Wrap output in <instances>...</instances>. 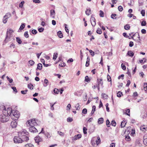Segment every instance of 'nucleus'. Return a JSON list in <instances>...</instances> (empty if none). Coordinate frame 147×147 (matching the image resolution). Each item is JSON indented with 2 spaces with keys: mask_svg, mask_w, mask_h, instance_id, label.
<instances>
[{
  "mask_svg": "<svg viewBox=\"0 0 147 147\" xmlns=\"http://www.w3.org/2000/svg\"><path fill=\"white\" fill-rule=\"evenodd\" d=\"M2 108L3 109L2 111L3 114L0 116V121L4 123L7 122L9 120V114L12 112V109L11 108H8L6 109L4 106H3Z\"/></svg>",
  "mask_w": 147,
  "mask_h": 147,
  "instance_id": "nucleus-1",
  "label": "nucleus"
},
{
  "mask_svg": "<svg viewBox=\"0 0 147 147\" xmlns=\"http://www.w3.org/2000/svg\"><path fill=\"white\" fill-rule=\"evenodd\" d=\"M28 134V133L25 129H23L21 131L18 132L19 137H21L23 140L26 142L29 140L28 137L26 136Z\"/></svg>",
  "mask_w": 147,
  "mask_h": 147,
  "instance_id": "nucleus-2",
  "label": "nucleus"
},
{
  "mask_svg": "<svg viewBox=\"0 0 147 147\" xmlns=\"http://www.w3.org/2000/svg\"><path fill=\"white\" fill-rule=\"evenodd\" d=\"M10 116L11 118L14 120H16L18 119L20 116L19 112L17 111L12 110V112L10 113Z\"/></svg>",
  "mask_w": 147,
  "mask_h": 147,
  "instance_id": "nucleus-3",
  "label": "nucleus"
},
{
  "mask_svg": "<svg viewBox=\"0 0 147 147\" xmlns=\"http://www.w3.org/2000/svg\"><path fill=\"white\" fill-rule=\"evenodd\" d=\"M36 123L35 119L29 120L26 123L28 127L32 126H34L36 125Z\"/></svg>",
  "mask_w": 147,
  "mask_h": 147,
  "instance_id": "nucleus-4",
  "label": "nucleus"
},
{
  "mask_svg": "<svg viewBox=\"0 0 147 147\" xmlns=\"http://www.w3.org/2000/svg\"><path fill=\"white\" fill-rule=\"evenodd\" d=\"M132 38L135 41H140V37L138 33H135L132 36L129 38V39Z\"/></svg>",
  "mask_w": 147,
  "mask_h": 147,
  "instance_id": "nucleus-5",
  "label": "nucleus"
},
{
  "mask_svg": "<svg viewBox=\"0 0 147 147\" xmlns=\"http://www.w3.org/2000/svg\"><path fill=\"white\" fill-rule=\"evenodd\" d=\"M16 136L14 138L13 141L15 143H20L24 141L22 138Z\"/></svg>",
  "mask_w": 147,
  "mask_h": 147,
  "instance_id": "nucleus-6",
  "label": "nucleus"
},
{
  "mask_svg": "<svg viewBox=\"0 0 147 147\" xmlns=\"http://www.w3.org/2000/svg\"><path fill=\"white\" fill-rule=\"evenodd\" d=\"M29 130L30 132L33 133H36L38 132L37 129L34 126H30Z\"/></svg>",
  "mask_w": 147,
  "mask_h": 147,
  "instance_id": "nucleus-7",
  "label": "nucleus"
},
{
  "mask_svg": "<svg viewBox=\"0 0 147 147\" xmlns=\"http://www.w3.org/2000/svg\"><path fill=\"white\" fill-rule=\"evenodd\" d=\"M90 21L92 26H94L96 25L95 20L92 15L91 16Z\"/></svg>",
  "mask_w": 147,
  "mask_h": 147,
  "instance_id": "nucleus-8",
  "label": "nucleus"
},
{
  "mask_svg": "<svg viewBox=\"0 0 147 147\" xmlns=\"http://www.w3.org/2000/svg\"><path fill=\"white\" fill-rule=\"evenodd\" d=\"M34 140L35 141V142L38 144L40 142H41L42 141V139L38 136L35 138Z\"/></svg>",
  "mask_w": 147,
  "mask_h": 147,
  "instance_id": "nucleus-9",
  "label": "nucleus"
},
{
  "mask_svg": "<svg viewBox=\"0 0 147 147\" xmlns=\"http://www.w3.org/2000/svg\"><path fill=\"white\" fill-rule=\"evenodd\" d=\"M12 39H13V34H10L8 36V34H7L5 40H7V41H10Z\"/></svg>",
  "mask_w": 147,
  "mask_h": 147,
  "instance_id": "nucleus-10",
  "label": "nucleus"
},
{
  "mask_svg": "<svg viewBox=\"0 0 147 147\" xmlns=\"http://www.w3.org/2000/svg\"><path fill=\"white\" fill-rule=\"evenodd\" d=\"M81 137L82 135L81 134H78L74 136L73 140H76L81 138Z\"/></svg>",
  "mask_w": 147,
  "mask_h": 147,
  "instance_id": "nucleus-11",
  "label": "nucleus"
},
{
  "mask_svg": "<svg viewBox=\"0 0 147 147\" xmlns=\"http://www.w3.org/2000/svg\"><path fill=\"white\" fill-rule=\"evenodd\" d=\"M17 123L16 121H13L11 122V125L12 128H15L16 127Z\"/></svg>",
  "mask_w": 147,
  "mask_h": 147,
  "instance_id": "nucleus-12",
  "label": "nucleus"
},
{
  "mask_svg": "<svg viewBox=\"0 0 147 147\" xmlns=\"http://www.w3.org/2000/svg\"><path fill=\"white\" fill-rule=\"evenodd\" d=\"M50 13L52 17L53 18H55V11L54 10H51L50 11Z\"/></svg>",
  "mask_w": 147,
  "mask_h": 147,
  "instance_id": "nucleus-13",
  "label": "nucleus"
},
{
  "mask_svg": "<svg viewBox=\"0 0 147 147\" xmlns=\"http://www.w3.org/2000/svg\"><path fill=\"white\" fill-rule=\"evenodd\" d=\"M134 53L131 51H129L127 55L130 57H133L134 55Z\"/></svg>",
  "mask_w": 147,
  "mask_h": 147,
  "instance_id": "nucleus-14",
  "label": "nucleus"
},
{
  "mask_svg": "<svg viewBox=\"0 0 147 147\" xmlns=\"http://www.w3.org/2000/svg\"><path fill=\"white\" fill-rule=\"evenodd\" d=\"M104 121V119L103 118H99L98 120V124H100L102 123Z\"/></svg>",
  "mask_w": 147,
  "mask_h": 147,
  "instance_id": "nucleus-15",
  "label": "nucleus"
},
{
  "mask_svg": "<svg viewBox=\"0 0 147 147\" xmlns=\"http://www.w3.org/2000/svg\"><path fill=\"white\" fill-rule=\"evenodd\" d=\"M97 81L98 82V85L102 86L103 82H102V80L101 79H98Z\"/></svg>",
  "mask_w": 147,
  "mask_h": 147,
  "instance_id": "nucleus-16",
  "label": "nucleus"
},
{
  "mask_svg": "<svg viewBox=\"0 0 147 147\" xmlns=\"http://www.w3.org/2000/svg\"><path fill=\"white\" fill-rule=\"evenodd\" d=\"M49 82L48 80L47 79H45L44 80V83L43 84L44 86L46 87L48 85Z\"/></svg>",
  "mask_w": 147,
  "mask_h": 147,
  "instance_id": "nucleus-17",
  "label": "nucleus"
},
{
  "mask_svg": "<svg viewBox=\"0 0 147 147\" xmlns=\"http://www.w3.org/2000/svg\"><path fill=\"white\" fill-rule=\"evenodd\" d=\"M42 68V64L40 63H39L37 64V67L36 70L38 69L39 70H41Z\"/></svg>",
  "mask_w": 147,
  "mask_h": 147,
  "instance_id": "nucleus-18",
  "label": "nucleus"
},
{
  "mask_svg": "<svg viewBox=\"0 0 147 147\" xmlns=\"http://www.w3.org/2000/svg\"><path fill=\"white\" fill-rule=\"evenodd\" d=\"M126 124V122L125 121H123L121 123V128L124 127Z\"/></svg>",
  "mask_w": 147,
  "mask_h": 147,
  "instance_id": "nucleus-19",
  "label": "nucleus"
},
{
  "mask_svg": "<svg viewBox=\"0 0 147 147\" xmlns=\"http://www.w3.org/2000/svg\"><path fill=\"white\" fill-rule=\"evenodd\" d=\"M145 136L143 137V142L144 144L146 146H147V138H145Z\"/></svg>",
  "mask_w": 147,
  "mask_h": 147,
  "instance_id": "nucleus-20",
  "label": "nucleus"
},
{
  "mask_svg": "<svg viewBox=\"0 0 147 147\" xmlns=\"http://www.w3.org/2000/svg\"><path fill=\"white\" fill-rule=\"evenodd\" d=\"M57 34L58 36L60 38H61L63 37V34L61 31H58L57 33Z\"/></svg>",
  "mask_w": 147,
  "mask_h": 147,
  "instance_id": "nucleus-21",
  "label": "nucleus"
},
{
  "mask_svg": "<svg viewBox=\"0 0 147 147\" xmlns=\"http://www.w3.org/2000/svg\"><path fill=\"white\" fill-rule=\"evenodd\" d=\"M90 12L91 10L90 8H89L88 9H87L86 11V13L87 15L89 16L90 13Z\"/></svg>",
  "mask_w": 147,
  "mask_h": 147,
  "instance_id": "nucleus-22",
  "label": "nucleus"
},
{
  "mask_svg": "<svg viewBox=\"0 0 147 147\" xmlns=\"http://www.w3.org/2000/svg\"><path fill=\"white\" fill-rule=\"evenodd\" d=\"M13 31L11 29L8 30L7 34H8V36L10 34H13Z\"/></svg>",
  "mask_w": 147,
  "mask_h": 147,
  "instance_id": "nucleus-23",
  "label": "nucleus"
},
{
  "mask_svg": "<svg viewBox=\"0 0 147 147\" xmlns=\"http://www.w3.org/2000/svg\"><path fill=\"white\" fill-rule=\"evenodd\" d=\"M130 27L129 25L128 24H127L124 26V28L126 30H128L130 29Z\"/></svg>",
  "mask_w": 147,
  "mask_h": 147,
  "instance_id": "nucleus-24",
  "label": "nucleus"
},
{
  "mask_svg": "<svg viewBox=\"0 0 147 147\" xmlns=\"http://www.w3.org/2000/svg\"><path fill=\"white\" fill-rule=\"evenodd\" d=\"M96 107V106L94 105L92 106V110L91 111V115H92V114L94 113V111H95Z\"/></svg>",
  "mask_w": 147,
  "mask_h": 147,
  "instance_id": "nucleus-25",
  "label": "nucleus"
},
{
  "mask_svg": "<svg viewBox=\"0 0 147 147\" xmlns=\"http://www.w3.org/2000/svg\"><path fill=\"white\" fill-rule=\"evenodd\" d=\"M90 58L89 57H88L87 58V60L86 62V67L88 66L89 64Z\"/></svg>",
  "mask_w": 147,
  "mask_h": 147,
  "instance_id": "nucleus-26",
  "label": "nucleus"
},
{
  "mask_svg": "<svg viewBox=\"0 0 147 147\" xmlns=\"http://www.w3.org/2000/svg\"><path fill=\"white\" fill-rule=\"evenodd\" d=\"M80 105L79 103H77L75 106V107L76 109V110H79L80 109Z\"/></svg>",
  "mask_w": 147,
  "mask_h": 147,
  "instance_id": "nucleus-27",
  "label": "nucleus"
},
{
  "mask_svg": "<svg viewBox=\"0 0 147 147\" xmlns=\"http://www.w3.org/2000/svg\"><path fill=\"white\" fill-rule=\"evenodd\" d=\"M57 134L61 137H63L65 135V134L64 133L60 131H58Z\"/></svg>",
  "mask_w": 147,
  "mask_h": 147,
  "instance_id": "nucleus-28",
  "label": "nucleus"
},
{
  "mask_svg": "<svg viewBox=\"0 0 147 147\" xmlns=\"http://www.w3.org/2000/svg\"><path fill=\"white\" fill-rule=\"evenodd\" d=\"M57 53H54L53 54V59L55 60L57 57Z\"/></svg>",
  "mask_w": 147,
  "mask_h": 147,
  "instance_id": "nucleus-29",
  "label": "nucleus"
},
{
  "mask_svg": "<svg viewBox=\"0 0 147 147\" xmlns=\"http://www.w3.org/2000/svg\"><path fill=\"white\" fill-rule=\"evenodd\" d=\"M25 27V25L24 23H22L19 29L21 30H23Z\"/></svg>",
  "mask_w": 147,
  "mask_h": 147,
  "instance_id": "nucleus-30",
  "label": "nucleus"
},
{
  "mask_svg": "<svg viewBox=\"0 0 147 147\" xmlns=\"http://www.w3.org/2000/svg\"><path fill=\"white\" fill-rule=\"evenodd\" d=\"M16 40L17 42L19 44H21L22 43V41L21 39L19 37L16 38Z\"/></svg>",
  "mask_w": 147,
  "mask_h": 147,
  "instance_id": "nucleus-31",
  "label": "nucleus"
},
{
  "mask_svg": "<svg viewBox=\"0 0 147 147\" xmlns=\"http://www.w3.org/2000/svg\"><path fill=\"white\" fill-rule=\"evenodd\" d=\"M97 140H96V144L97 145H98V144H99L100 142V138L99 137H98L97 138Z\"/></svg>",
  "mask_w": 147,
  "mask_h": 147,
  "instance_id": "nucleus-32",
  "label": "nucleus"
},
{
  "mask_svg": "<svg viewBox=\"0 0 147 147\" xmlns=\"http://www.w3.org/2000/svg\"><path fill=\"white\" fill-rule=\"evenodd\" d=\"M102 97L105 99H107V95L105 94L102 93Z\"/></svg>",
  "mask_w": 147,
  "mask_h": 147,
  "instance_id": "nucleus-33",
  "label": "nucleus"
},
{
  "mask_svg": "<svg viewBox=\"0 0 147 147\" xmlns=\"http://www.w3.org/2000/svg\"><path fill=\"white\" fill-rule=\"evenodd\" d=\"M96 32L97 34H101L102 33V31L100 29L98 28L96 30Z\"/></svg>",
  "mask_w": 147,
  "mask_h": 147,
  "instance_id": "nucleus-34",
  "label": "nucleus"
},
{
  "mask_svg": "<svg viewBox=\"0 0 147 147\" xmlns=\"http://www.w3.org/2000/svg\"><path fill=\"white\" fill-rule=\"evenodd\" d=\"M106 125L107 127H109L111 124H110V122L109 119H107L106 120Z\"/></svg>",
  "mask_w": 147,
  "mask_h": 147,
  "instance_id": "nucleus-35",
  "label": "nucleus"
},
{
  "mask_svg": "<svg viewBox=\"0 0 147 147\" xmlns=\"http://www.w3.org/2000/svg\"><path fill=\"white\" fill-rule=\"evenodd\" d=\"M116 16V15L115 14H112L111 15V17L113 19H116V17H115Z\"/></svg>",
  "mask_w": 147,
  "mask_h": 147,
  "instance_id": "nucleus-36",
  "label": "nucleus"
},
{
  "mask_svg": "<svg viewBox=\"0 0 147 147\" xmlns=\"http://www.w3.org/2000/svg\"><path fill=\"white\" fill-rule=\"evenodd\" d=\"M144 87L145 91H147V83H145L144 84Z\"/></svg>",
  "mask_w": 147,
  "mask_h": 147,
  "instance_id": "nucleus-37",
  "label": "nucleus"
},
{
  "mask_svg": "<svg viewBox=\"0 0 147 147\" xmlns=\"http://www.w3.org/2000/svg\"><path fill=\"white\" fill-rule=\"evenodd\" d=\"M100 16L101 17H103L104 16V13L101 10L100 11Z\"/></svg>",
  "mask_w": 147,
  "mask_h": 147,
  "instance_id": "nucleus-38",
  "label": "nucleus"
},
{
  "mask_svg": "<svg viewBox=\"0 0 147 147\" xmlns=\"http://www.w3.org/2000/svg\"><path fill=\"white\" fill-rule=\"evenodd\" d=\"M111 125L113 126H115L116 123L115 121L113 120L112 121L111 123Z\"/></svg>",
  "mask_w": 147,
  "mask_h": 147,
  "instance_id": "nucleus-39",
  "label": "nucleus"
},
{
  "mask_svg": "<svg viewBox=\"0 0 147 147\" xmlns=\"http://www.w3.org/2000/svg\"><path fill=\"white\" fill-rule=\"evenodd\" d=\"M122 92L121 91H119L117 93V97H120L121 96V95L122 94Z\"/></svg>",
  "mask_w": 147,
  "mask_h": 147,
  "instance_id": "nucleus-40",
  "label": "nucleus"
},
{
  "mask_svg": "<svg viewBox=\"0 0 147 147\" xmlns=\"http://www.w3.org/2000/svg\"><path fill=\"white\" fill-rule=\"evenodd\" d=\"M45 135L46 136L47 138H50L51 136V135L48 132L46 133L45 134Z\"/></svg>",
  "mask_w": 147,
  "mask_h": 147,
  "instance_id": "nucleus-41",
  "label": "nucleus"
},
{
  "mask_svg": "<svg viewBox=\"0 0 147 147\" xmlns=\"http://www.w3.org/2000/svg\"><path fill=\"white\" fill-rule=\"evenodd\" d=\"M85 81L86 82H88L90 81V80L88 76H86L85 77Z\"/></svg>",
  "mask_w": 147,
  "mask_h": 147,
  "instance_id": "nucleus-42",
  "label": "nucleus"
},
{
  "mask_svg": "<svg viewBox=\"0 0 147 147\" xmlns=\"http://www.w3.org/2000/svg\"><path fill=\"white\" fill-rule=\"evenodd\" d=\"M53 91L55 93L57 94H58L59 92V90L58 89L56 88H55L54 89Z\"/></svg>",
  "mask_w": 147,
  "mask_h": 147,
  "instance_id": "nucleus-43",
  "label": "nucleus"
},
{
  "mask_svg": "<svg viewBox=\"0 0 147 147\" xmlns=\"http://www.w3.org/2000/svg\"><path fill=\"white\" fill-rule=\"evenodd\" d=\"M140 129L142 130L143 131L145 132L146 130V128L144 127V126H142L141 127Z\"/></svg>",
  "mask_w": 147,
  "mask_h": 147,
  "instance_id": "nucleus-44",
  "label": "nucleus"
},
{
  "mask_svg": "<svg viewBox=\"0 0 147 147\" xmlns=\"http://www.w3.org/2000/svg\"><path fill=\"white\" fill-rule=\"evenodd\" d=\"M8 18L7 17L5 18V16L3 17V23L4 24H5L7 22V19Z\"/></svg>",
  "mask_w": 147,
  "mask_h": 147,
  "instance_id": "nucleus-45",
  "label": "nucleus"
},
{
  "mask_svg": "<svg viewBox=\"0 0 147 147\" xmlns=\"http://www.w3.org/2000/svg\"><path fill=\"white\" fill-rule=\"evenodd\" d=\"M28 62L31 66L33 65L34 63V61L32 60L29 61Z\"/></svg>",
  "mask_w": 147,
  "mask_h": 147,
  "instance_id": "nucleus-46",
  "label": "nucleus"
},
{
  "mask_svg": "<svg viewBox=\"0 0 147 147\" xmlns=\"http://www.w3.org/2000/svg\"><path fill=\"white\" fill-rule=\"evenodd\" d=\"M24 36L26 38H28L29 37V35L28 34V32L27 31L25 32L24 33Z\"/></svg>",
  "mask_w": 147,
  "mask_h": 147,
  "instance_id": "nucleus-47",
  "label": "nucleus"
},
{
  "mask_svg": "<svg viewBox=\"0 0 147 147\" xmlns=\"http://www.w3.org/2000/svg\"><path fill=\"white\" fill-rule=\"evenodd\" d=\"M11 16V14L9 13H7L5 16V18L7 17V18H9Z\"/></svg>",
  "mask_w": 147,
  "mask_h": 147,
  "instance_id": "nucleus-48",
  "label": "nucleus"
},
{
  "mask_svg": "<svg viewBox=\"0 0 147 147\" xmlns=\"http://www.w3.org/2000/svg\"><path fill=\"white\" fill-rule=\"evenodd\" d=\"M32 84H31L30 83L28 85V88H29L30 89H33V88L32 87L33 86Z\"/></svg>",
  "mask_w": 147,
  "mask_h": 147,
  "instance_id": "nucleus-49",
  "label": "nucleus"
},
{
  "mask_svg": "<svg viewBox=\"0 0 147 147\" xmlns=\"http://www.w3.org/2000/svg\"><path fill=\"white\" fill-rule=\"evenodd\" d=\"M118 10L120 11H121L123 10V8L122 6L121 5L118 6Z\"/></svg>",
  "mask_w": 147,
  "mask_h": 147,
  "instance_id": "nucleus-50",
  "label": "nucleus"
},
{
  "mask_svg": "<svg viewBox=\"0 0 147 147\" xmlns=\"http://www.w3.org/2000/svg\"><path fill=\"white\" fill-rule=\"evenodd\" d=\"M11 88L13 90V91L15 92V93H16L17 92V91L16 87L13 86L11 87Z\"/></svg>",
  "mask_w": 147,
  "mask_h": 147,
  "instance_id": "nucleus-51",
  "label": "nucleus"
},
{
  "mask_svg": "<svg viewBox=\"0 0 147 147\" xmlns=\"http://www.w3.org/2000/svg\"><path fill=\"white\" fill-rule=\"evenodd\" d=\"M28 91L27 90H22L21 91V93L24 94H26L27 92Z\"/></svg>",
  "mask_w": 147,
  "mask_h": 147,
  "instance_id": "nucleus-52",
  "label": "nucleus"
},
{
  "mask_svg": "<svg viewBox=\"0 0 147 147\" xmlns=\"http://www.w3.org/2000/svg\"><path fill=\"white\" fill-rule=\"evenodd\" d=\"M89 52L91 54V55L92 56H93L94 55V52L91 50H89Z\"/></svg>",
  "mask_w": 147,
  "mask_h": 147,
  "instance_id": "nucleus-53",
  "label": "nucleus"
},
{
  "mask_svg": "<svg viewBox=\"0 0 147 147\" xmlns=\"http://www.w3.org/2000/svg\"><path fill=\"white\" fill-rule=\"evenodd\" d=\"M130 112V109H127L126 110V115L128 116H130V114L129 113Z\"/></svg>",
  "mask_w": 147,
  "mask_h": 147,
  "instance_id": "nucleus-54",
  "label": "nucleus"
},
{
  "mask_svg": "<svg viewBox=\"0 0 147 147\" xmlns=\"http://www.w3.org/2000/svg\"><path fill=\"white\" fill-rule=\"evenodd\" d=\"M56 103V102H55L54 104L52 105L51 103H50L51 104V109L52 110H53L54 109L53 106L54 105H55Z\"/></svg>",
  "mask_w": 147,
  "mask_h": 147,
  "instance_id": "nucleus-55",
  "label": "nucleus"
},
{
  "mask_svg": "<svg viewBox=\"0 0 147 147\" xmlns=\"http://www.w3.org/2000/svg\"><path fill=\"white\" fill-rule=\"evenodd\" d=\"M87 130V129L86 127H84L83 128V132L84 134H87V131H86Z\"/></svg>",
  "mask_w": 147,
  "mask_h": 147,
  "instance_id": "nucleus-56",
  "label": "nucleus"
},
{
  "mask_svg": "<svg viewBox=\"0 0 147 147\" xmlns=\"http://www.w3.org/2000/svg\"><path fill=\"white\" fill-rule=\"evenodd\" d=\"M87 110L86 109H84L82 110V113L84 114H86L87 113Z\"/></svg>",
  "mask_w": 147,
  "mask_h": 147,
  "instance_id": "nucleus-57",
  "label": "nucleus"
},
{
  "mask_svg": "<svg viewBox=\"0 0 147 147\" xmlns=\"http://www.w3.org/2000/svg\"><path fill=\"white\" fill-rule=\"evenodd\" d=\"M33 146L32 144H28L25 145V147H33Z\"/></svg>",
  "mask_w": 147,
  "mask_h": 147,
  "instance_id": "nucleus-58",
  "label": "nucleus"
},
{
  "mask_svg": "<svg viewBox=\"0 0 147 147\" xmlns=\"http://www.w3.org/2000/svg\"><path fill=\"white\" fill-rule=\"evenodd\" d=\"M64 25H65V30L66 31V32L67 33H69V30H68V29L67 28V25L66 24H65Z\"/></svg>",
  "mask_w": 147,
  "mask_h": 147,
  "instance_id": "nucleus-59",
  "label": "nucleus"
},
{
  "mask_svg": "<svg viewBox=\"0 0 147 147\" xmlns=\"http://www.w3.org/2000/svg\"><path fill=\"white\" fill-rule=\"evenodd\" d=\"M44 30V29L43 28H40L38 29V30L39 32H43Z\"/></svg>",
  "mask_w": 147,
  "mask_h": 147,
  "instance_id": "nucleus-60",
  "label": "nucleus"
},
{
  "mask_svg": "<svg viewBox=\"0 0 147 147\" xmlns=\"http://www.w3.org/2000/svg\"><path fill=\"white\" fill-rule=\"evenodd\" d=\"M24 3V1H22L20 3L19 5V7L21 8H22L23 7V5Z\"/></svg>",
  "mask_w": 147,
  "mask_h": 147,
  "instance_id": "nucleus-61",
  "label": "nucleus"
},
{
  "mask_svg": "<svg viewBox=\"0 0 147 147\" xmlns=\"http://www.w3.org/2000/svg\"><path fill=\"white\" fill-rule=\"evenodd\" d=\"M37 31L35 29L33 30L32 31V33L34 34H36L37 33Z\"/></svg>",
  "mask_w": 147,
  "mask_h": 147,
  "instance_id": "nucleus-62",
  "label": "nucleus"
},
{
  "mask_svg": "<svg viewBox=\"0 0 147 147\" xmlns=\"http://www.w3.org/2000/svg\"><path fill=\"white\" fill-rule=\"evenodd\" d=\"M146 24V22L145 21H143L141 23V25L142 26H145Z\"/></svg>",
  "mask_w": 147,
  "mask_h": 147,
  "instance_id": "nucleus-63",
  "label": "nucleus"
},
{
  "mask_svg": "<svg viewBox=\"0 0 147 147\" xmlns=\"http://www.w3.org/2000/svg\"><path fill=\"white\" fill-rule=\"evenodd\" d=\"M141 13L143 16H144L145 14V11L144 10H142L141 12Z\"/></svg>",
  "mask_w": 147,
  "mask_h": 147,
  "instance_id": "nucleus-64",
  "label": "nucleus"
}]
</instances>
